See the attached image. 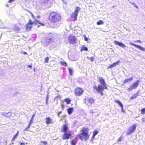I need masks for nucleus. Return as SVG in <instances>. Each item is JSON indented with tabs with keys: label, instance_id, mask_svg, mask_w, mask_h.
Here are the masks:
<instances>
[{
	"label": "nucleus",
	"instance_id": "obj_1",
	"mask_svg": "<svg viewBox=\"0 0 145 145\" xmlns=\"http://www.w3.org/2000/svg\"><path fill=\"white\" fill-rule=\"evenodd\" d=\"M81 133L78 134V136L81 140L85 141L87 140L89 137L88 130L86 128H83L80 131Z\"/></svg>",
	"mask_w": 145,
	"mask_h": 145
},
{
	"label": "nucleus",
	"instance_id": "obj_2",
	"mask_svg": "<svg viewBox=\"0 0 145 145\" xmlns=\"http://www.w3.org/2000/svg\"><path fill=\"white\" fill-rule=\"evenodd\" d=\"M61 19V17L60 14L55 12H51L49 17L50 20L53 23L58 22Z\"/></svg>",
	"mask_w": 145,
	"mask_h": 145
},
{
	"label": "nucleus",
	"instance_id": "obj_3",
	"mask_svg": "<svg viewBox=\"0 0 145 145\" xmlns=\"http://www.w3.org/2000/svg\"><path fill=\"white\" fill-rule=\"evenodd\" d=\"M80 8L79 7H76L75 9V10L74 12L72 13L70 15L71 17L74 21H76L77 20L78 14L79 11L80 10Z\"/></svg>",
	"mask_w": 145,
	"mask_h": 145
},
{
	"label": "nucleus",
	"instance_id": "obj_4",
	"mask_svg": "<svg viewBox=\"0 0 145 145\" xmlns=\"http://www.w3.org/2000/svg\"><path fill=\"white\" fill-rule=\"evenodd\" d=\"M99 80L100 81L101 85H98L97 86V88H96V89L99 88L100 89V88H105L106 89H107V88L106 83L103 78L101 77H99Z\"/></svg>",
	"mask_w": 145,
	"mask_h": 145
},
{
	"label": "nucleus",
	"instance_id": "obj_5",
	"mask_svg": "<svg viewBox=\"0 0 145 145\" xmlns=\"http://www.w3.org/2000/svg\"><path fill=\"white\" fill-rule=\"evenodd\" d=\"M140 82V80H137L132 84L131 85L129 88L127 89L128 91H130L131 90L133 89H136L138 86Z\"/></svg>",
	"mask_w": 145,
	"mask_h": 145
},
{
	"label": "nucleus",
	"instance_id": "obj_6",
	"mask_svg": "<svg viewBox=\"0 0 145 145\" xmlns=\"http://www.w3.org/2000/svg\"><path fill=\"white\" fill-rule=\"evenodd\" d=\"M77 39L72 34L69 35L68 36V40L69 43L71 44H74L76 43Z\"/></svg>",
	"mask_w": 145,
	"mask_h": 145
},
{
	"label": "nucleus",
	"instance_id": "obj_7",
	"mask_svg": "<svg viewBox=\"0 0 145 145\" xmlns=\"http://www.w3.org/2000/svg\"><path fill=\"white\" fill-rule=\"evenodd\" d=\"M83 92V90L79 88H76L75 90V95L76 96L81 95Z\"/></svg>",
	"mask_w": 145,
	"mask_h": 145
},
{
	"label": "nucleus",
	"instance_id": "obj_8",
	"mask_svg": "<svg viewBox=\"0 0 145 145\" xmlns=\"http://www.w3.org/2000/svg\"><path fill=\"white\" fill-rule=\"evenodd\" d=\"M136 126L135 124L134 125L132 126L129 127L128 131L127 132V135L130 134L132 133L136 129Z\"/></svg>",
	"mask_w": 145,
	"mask_h": 145
},
{
	"label": "nucleus",
	"instance_id": "obj_9",
	"mask_svg": "<svg viewBox=\"0 0 145 145\" xmlns=\"http://www.w3.org/2000/svg\"><path fill=\"white\" fill-rule=\"evenodd\" d=\"M34 23V22L31 20H29V22L26 25V31H29L31 30L32 28V24Z\"/></svg>",
	"mask_w": 145,
	"mask_h": 145
},
{
	"label": "nucleus",
	"instance_id": "obj_10",
	"mask_svg": "<svg viewBox=\"0 0 145 145\" xmlns=\"http://www.w3.org/2000/svg\"><path fill=\"white\" fill-rule=\"evenodd\" d=\"M93 102L94 100L93 99L88 98H86L84 101L85 103L88 106H89L90 105L93 103Z\"/></svg>",
	"mask_w": 145,
	"mask_h": 145
},
{
	"label": "nucleus",
	"instance_id": "obj_11",
	"mask_svg": "<svg viewBox=\"0 0 145 145\" xmlns=\"http://www.w3.org/2000/svg\"><path fill=\"white\" fill-rule=\"evenodd\" d=\"M94 88L96 90L97 92L100 94V95L101 96H103V91L105 89V88H100V89L97 88V86H94Z\"/></svg>",
	"mask_w": 145,
	"mask_h": 145
},
{
	"label": "nucleus",
	"instance_id": "obj_12",
	"mask_svg": "<svg viewBox=\"0 0 145 145\" xmlns=\"http://www.w3.org/2000/svg\"><path fill=\"white\" fill-rule=\"evenodd\" d=\"M129 44L132 45L137 48H139V49L142 50L143 51H145V48H144L141 47V46L139 45H137L136 44H135L134 43H133L132 42H130L129 43Z\"/></svg>",
	"mask_w": 145,
	"mask_h": 145
},
{
	"label": "nucleus",
	"instance_id": "obj_13",
	"mask_svg": "<svg viewBox=\"0 0 145 145\" xmlns=\"http://www.w3.org/2000/svg\"><path fill=\"white\" fill-rule=\"evenodd\" d=\"M114 43L116 45H118L119 46L123 48L126 47V46L123 43L121 42H120L114 40Z\"/></svg>",
	"mask_w": 145,
	"mask_h": 145
},
{
	"label": "nucleus",
	"instance_id": "obj_14",
	"mask_svg": "<svg viewBox=\"0 0 145 145\" xmlns=\"http://www.w3.org/2000/svg\"><path fill=\"white\" fill-rule=\"evenodd\" d=\"M39 3L42 6L47 5L49 0H39Z\"/></svg>",
	"mask_w": 145,
	"mask_h": 145
},
{
	"label": "nucleus",
	"instance_id": "obj_15",
	"mask_svg": "<svg viewBox=\"0 0 145 145\" xmlns=\"http://www.w3.org/2000/svg\"><path fill=\"white\" fill-rule=\"evenodd\" d=\"M52 122V120L50 117L46 118V123L47 125L51 123Z\"/></svg>",
	"mask_w": 145,
	"mask_h": 145
},
{
	"label": "nucleus",
	"instance_id": "obj_16",
	"mask_svg": "<svg viewBox=\"0 0 145 145\" xmlns=\"http://www.w3.org/2000/svg\"><path fill=\"white\" fill-rule=\"evenodd\" d=\"M120 61H118L114 63L113 64L111 65L108 67L109 68H112L116 66L117 65H118L119 63L120 62Z\"/></svg>",
	"mask_w": 145,
	"mask_h": 145
},
{
	"label": "nucleus",
	"instance_id": "obj_17",
	"mask_svg": "<svg viewBox=\"0 0 145 145\" xmlns=\"http://www.w3.org/2000/svg\"><path fill=\"white\" fill-rule=\"evenodd\" d=\"M70 134L65 133L63 136V139H68L71 136Z\"/></svg>",
	"mask_w": 145,
	"mask_h": 145
},
{
	"label": "nucleus",
	"instance_id": "obj_18",
	"mask_svg": "<svg viewBox=\"0 0 145 145\" xmlns=\"http://www.w3.org/2000/svg\"><path fill=\"white\" fill-rule=\"evenodd\" d=\"M51 42V39L48 38H46L45 40L44 43L46 45L50 43Z\"/></svg>",
	"mask_w": 145,
	"mask_h": 145
},
{
	"label": "nucleus",
	"instance_id": "obj_19",
	"mask_svg": "<svg viewBox=\"0 0 145 145\" xmlns=\"http://www.w3.org/2000/svg\"><path fill=\"white\" fill-rule=\"evenodd\" d=\"M68 129V127L66 124L64 125L63 126V129H62V131L64 132H66Z\"/></svg>",
	"mask_w": 145,
	"mask_h": 145
},
{
	"label": "nucleus",
	"instance_id": "obj_20",
	"mask_svg": "<svg viewBox=\"0 0 145 145\" xmlns=\"http://www.w3.org/2000/svg\"><path fill=\"white\" fill-rule=\"evenodd\" d=\"M73 110V108H69L67 109V112L69 114H71Z\"/></svg>",
	"mask_w": 145,
	"mask_h": 145
},
{
	"label": "nucleus",
	"instance_id": "obj_21",
	"mask_svg": "<svg viewBox=\"0 0 145 145\" xmlns=\"http://www.w3.org/2000/svg\"><path fill=\"white\" fill-rule=\"evenodd\" d=\"M133 79V77L126 79L124 80V83H127L129 82H130Z\"/></svg>",
	"mask_w": 145,
	"mask_h": 145
},
{
	"label": "nucleus",
	"instance_id": "obj_22",
	"mask_svg": "<svg viewBox=\"0 0 145 145\" xmlns=\"http://www.w3.org/2000/svg\"><path fill=\"white\" fill-rule=\"evenodd\" d=\"M61 64L63 66L66 67L67 66V65L66 63L64 61H60Z\"/></svg>",
	"mask_w": 145,
	"mask_h": 145
},
{
	"label": "nucleus",
	"instance_id": "obj_23",
	"mask_svg": "<svg viewBox=\"0 0 145 145\" xmlns=\"http://www.w3.org/2000/svg\"><path fill=\"white\" fill-rule=\"evenodd\" d=\"M35 114L34 113L32 116V117L31 118V119L29 121L30 123H33V120L34 119V118L35 117Z\"/></svg>",
	"mask_w": 145,
	"mask_h": 145
},
{
	"label": "nucleus",
	"instance_id": "obj_24",
	"mask_svg": "<svg viewBox=\"0 0 145 145\" xmlns=\"http://www.w3.org/2000/svg\"><path fill=\"white\" fill-rule=\"evenodd\" d=\"M115 102L117 103L118 104V105L121 107H122L123 106V105L122 103L119 101L118 100H116Z\"/></svg>",
	"mask_w": 145,
	"mask_h": 145
},
{
	"label": "nucleus",
	"instance_id": "obj_25",
	"mask_svg": "<svg viewBox=\"0 0 145 145\" xmlns=\"http://www.w3.org/2000/svg\"><path fill=\"white\" fill-rule=\"evenodd\" d=\"M64 101L66 102L67 104H69L70 103L71 100L69 99H65L64 100Z\"/></svg>",
	"mask_w": 145,
	"mask_h": 145
},
{
	"label": "nucleus",
	"instance_id": "obj_26",
	"mask_svg": "<svg viewBox=\"0 0 145 145\" xmlns=\"http://www.w3.org/2000/svg\"><path fill=\"white\" fill-rule=\"evenodd\" d=\"M98 133V132L96 130H95L94 131L92 136L93 138H94L95 136Z\"/></svg>",
	"mask_w": 145,
	"mask_h": 145
},
{
	"label": "nucleus",
	"instance_id": "obj_27",
	"mask_svg": "<svg viewBox=\"0 0 145 145\" xmlns=\"http://www.w3.org/2000/svg\"><path fill=\"white\" fill-rule=\"evenodd\" d=\"M13 29H14L16 31H19L20 30V28L17 26H15L14 27Z\"/></svg>",
	"mask_w": 145,
	"mask_h": 145
},
{
	"label": "nucleus",
	"instance_id": "obj_28",
	"mask_svg": "<svg viewBox=\"0 0 145 145\" xmlns=\"http://www.w3.org/2000/svg\"><path fill=\"white\" fill-rule=\"evenodd\" d=\"M103 24L104 22L102 20H99L97 23V24L98 25Z\"/></svg>",
	"mask_w": 145,
	"mask_h": 145
},
{
	"label": "nucleus",
	"instance_id": "obj_29",
	"mask_svg": "<svg viewBox=\"0 0 145 145\" xmlns=\"http://www.w3.org/2000/svg\"><path fill=\"white\" fill-rule=\"evenodd\" d=\"M82 50L87 51L88 50V48L85 46V45H83L82 46Z\"/></svg>",
	"mask_w": 145,
	"mask_h": 145
},
{
	"label": "nucleus",
	"instance_id": "obj_30",
	"mask_svg": "<svg viewBox=\"0 0 145 145\" xmlns=\"http://www.w3.org/2000/svg\"><path fill=\"white\" fill-rule=\"evenodd\" d=\"M11 116V113L10 112L6 113L5 117H9Z\"/></svg>",
	"mask_w": 145,
	"mask_h": 145
},
{
	"label": "nucleus",
	"instance_id": "obj_31",
	"mask_svg": "<svg viewBox=\"0 0 145 145\" xmlns=\"http://www.w3.org/2000/svg\"><path fill=\"white\" fill-rule=\"evenodd\" d=\"M69 74L70 75H72V69L69 68Z\"/></svg>",
	"mask_w": 145,
	"mask_h": 145
},
{
	"label": "nucleus",
	"instance_id": "obj_32",
	"mask_svg": "<svg viewBox=\"0 0 145 145\" xmlns=\"http://www.w3.org/2000/svg\"><path fill=\"white\" fill-rule=\"evenodd\" d=\"M137 97V95L136 94H133V96L131 97L130 99H133L134 98H135Z\"/></svg>",
	"mask_w": 145,
	"mask_h": 145
},
{
	"label": "nucleus",
	"instance_id": "obj_33",
	"mask_svg": "<svg viewBox=\"0 0 145 145\" xmlns=\"http://www.w3.org/2000/svg\"><path fill=\"white\" fill-rule=\"evenodd\" d=\"M141 113L142 114H144L145 113V108H143L141 110Z\"/></svg>",
	"mask_w": 145,
	"mask_h": 145
},
{
	"label": "nucleus",
	"instance_id": "obj_34",
	"mask_svg": "<svg viewBox=\"0 0 145 145\" xmlns=\"http://www.w3.org/2000/svg\"><path fill=\"white\" fill-rule=\"evenodd\" d=\"M71 144L72 145H75L76 142L74 140H72L71 141Z\"/></svg>",
	"mask_w": 145,
	"mask_h": 145
},
{
	"label": "nucleus",
	"instance_id": "obj_35",
	"mask_svg": "<svg viewBox=\"0 0 145 145\" xmlns=\"http://www.w3.org/2000/svg\"><path fill=\"white\" fill-rule=\"evenodd\" d=\"M130 3L131 4H132L133 5H134V6L135 7L137 8V9L138 8V6L137 5H136L135 3H134V2L131 3V2H130Z\"/></svg>",
	"mask_w": 145,
	"mask_h": 145
},
{
	"label": "nucleus",
	"instance_id": "obj_36",
	"mask_svg": "<svg viewBox=\"0 0 145 145\" xmlns=\"http://www.w3.org/2000/svg\"><path fill=\"white\" fill-rule=\"evenodd\" d=\"M41 143H42L44 145H46L47 144V142L46 141H40Z\"/></svg>",
	"mask_w": 145,
	"mask_h": 145
},
{
	"label": "nucleus",
	"instance_id": "obj_37",
	"mask_svg": "<svg viewBox=\"0 0 145 145\" xmlns=\"http://www.w3.org/2000/svg\"><path fill=\"white\" fill-rule=\"evenodd\" d=\"M35 22L36 23H39V24H41V25H44V24H41V23H40L39 22V21L37 20V19H36V20H35Z\"/></svg>",
	"mask_w": 145,
	"mask_h": 145
},
{
	"label": "nucleus",
	"instance_id": "obj_38",
	"mask_svg": "<svg viewBox=\"0 0 145 145\" xmlns=\"http://www.w3.org/2000/svg\"><path fill=\"white\" fill-rule=\"evenodd\" d=\"M60 98V96L59 95H58L55 97L54 98V99L58 100Z\"/></svg>",
	"mask_w": 145,
	"mask_h": 145
},
{
	"label": "nucleus",
	"instance_id": "obj_39",
	"mask_svg": "<svg viewBox=\"0 0 145 145\" xmlns=\"http://www.w3.org/2000/svg\"><path fill=\"white\" fill-rule=\"evenodd\" d=\"M49 60V58L48 57H46L45 59V62H48Z\"/></svg>",
	"mask_w": 145,
	"mask_h": 145
},
{
	"label": "nucleus",
	"instance_id": "obj_40",
	"mask_svg": "<svg viewBox=\"0 0 145 145\" xmlns=\"http://www.w3.org/2000/svg\"><path fill=\"white\" fill-rule=\"evenodd\" d=\"M17 136L15 135L14 137H13L12 139V141L13 140H14L16 138Z\"/></svg>",
	"mask_w": 145,
	"mask_h": 145
},
{
	"label": "nucleus",
	"instance_id": "obj_41",
	"mask_svg": "<svg viewBox=\"0 0 145 145\" xmlns=\"http://www.w3.org/2000/svg\"><path fill=\"white\" fill-rule=\"evenodd\" d=\"M89 59H90L91 60V61L92 62V61H94V60L95 59V58H94V57H91V58H89Z\"/></svg>",
	"mask_w": 145,
	"mask_h": 145
},
{
	"label": "nucleus",
	"instance_id": "obj_42",
	"mask_svg": "<svg viewBox=\"0 0 145 145\" xmlns=\"http://www.w3.org/2000/svg\"><path fill=\"white\" fill-rule=\"evenodd\" d=\"M1 114L2 115H3V116H4L5 117V116L6 114V113L4 112H1Z\"/></svg>",
	"mask_w": 145,
	"mask_h": 145
},
{
	"label": "nucleus",
	"instance_id": "obj_43",
	"mask_svg": "<svg viewBox=\"0 0 145 145\" xmlns=\"http://www.w3.org/2000/svg\"><path fill=\"white\" fill-rule=\"evenodd\" d=\"M31 124H32L31 123H30L29 122V124L28 125L27 127V129H29V127H30V126H31Z\"/></svg>",
	"mask_w": 145,
	"mask_h": 145
},
{
	"label": "nucleus",
	"instance_id": "obj_44",
	"mask_svg": "<svg viewBox=\"0 0 145 145\" xmlns=\"http://www.w3.org/2000/svg\"><path fill=\"white\" fill-rule=\"evenodd\" d=\"M90 112L91 113H94L95 112L94 111V110H90Z\"/></svg>",
	"mask_w": 145,
	"mask_h": 145
},
{
	"label": "nucleus",
	"instance_id": "obj_45",
	"mask_svg": "<svg viewBox=\"0 0 145 145\" xmlns=\"http://www.w3.org/2000/svg\"><path fill=\"white\" fill-rule=\"evenodd\" d=\"M122 141V138L121 137H120L118 139V142H121Z\"/></svg>",
	"mask_w": 145,
	"mask_h": 145
},
{
	"label": "nucleus",
	"instance_id": "obj_46",
	"mask_svg": "<svg viewBox=\"0 0 145 145\" xmlns=\"http://www.w3.org/2000/svg\"><path fill=\"white\" fill-rule=\"evenodd\" d=\"M142 122H144L145 121V118H142Z\"/></svg>",
	"mask_w": 145,
	"mask_h": 145
},
{
	"label": "nucleus",
	"instance_id": "obj_47",
	"mask_svg": "<svg viewBox=\"0 0 145 145\" xmlns=\"http://www.w3.org/2000/svg\"><path fill=\"white\" fill-rule=\"evenodd\" d=\"M30 13H31V16H32L33 18L34 19H35V17H34L33 14L31 12H30Z\"/></svg>",
	"mask_w": 145,
	"mask_h": 145
},
{
	"label": "nucleus",
	"instance_id": "obj_48",
	"mask_svg": "<svg viewBox=\"0 0 145 145\" xmlns=\"http://www.w3.org/2000/svg\"><path fill=\"white\" fill-rule=\"evenodd\" d=\"M121 112H123V113H125V111L124 110H123V106L122 107H121Z\"/></svg>",
	"mask_w": 145,
	"mask_h": 145
},
{
	"label": "nucleus",
	"instance_id": "obj_49",
	"mask_svg": "<svg viewBox=\"0 0 145 145\" xmlns=\"http://www.w3.org/2000/svg\"><path fill=\"white\" fill-rule=\"evenodd\" d=\"M48 95H47V98H46V104H48L47 100H48Z\"/></svg>",
	"mask_w": 145,
	"mask_h": 145
},
{
	"label": "nucleus",
	"instance_id": "obj_50",
	"mask_svg": "<svg viewBox=\"0 0 145 145\" xmlns=\"http://www.w3.org/2000/svg\"><path fill=\"white\" fill-rule=\"evenodd\" d=\"M29 68H31L32 67V65H29L27 66Z\"/></svg>",
	"mask_w": 145,
	"mask_h": 145
},
{
	"label": "nucleus",
	"instance_id": "obj_51",
	"mask_svg": "<svg viewBox=\"0 0 145 145\" xmlns=\"http://www.w3.org/2000/svg\"><path fill=\"white\" fill-rule=\"evenodd\" d=\"M61 112H62L61 111H60V112H59L58 113V114L57 116H58V117H59V115L61 114Z\"/></svg>",
	"mask_w": 145,
	"mask_h": 145
},
{
	"label": "nucleus",
	"instance_id": "obj_52",
	"mask_svg": "<svg viewBox=\"0 0 145 145\" xmlns=\"http://www.w3.org/2000/svg\"><path fill=\"white\" fill-rule=\"evenodd\" d=\"M84 40L85 41H87L88 40V38L86 37H85Z\"/></svg>",
	"mask_w": 145,
	"mask_h": 145
},
{
	"label": "nucleus",
	"instance_id": "obj_53",
	"mask_svg": "<svg viewBox=\"0 0 145 145\" xmlns=\"http://www.w3.org/2000/svg\"><path fill=\"white\" fill-rule=\"evenodd\" d=\"M136 42H140V41L139 40H136L135 41Z\"/></svg>",
	"mask_w": 145,
	"mask_h": 145
},
{
	"label": "nucleus",
	"instance_id": "obj_54",
	"mask_svg": "<svg viewBox=\"0 0 145 145\" xmlns=\"http://www.w3.org/2000/svg\"><path fill=\"white\" fill-rule=\"evenodd\" d=\"M28 129H27V127L25 128V129H24V131H27V130Z\"/></svg>",
	"mask_w": 145,
	"mask_h": 145
},
{
	"label": "nucleus",
	"instance_id": "obj_55",
	"mask_svg": "<svg viewBox=\"0 0 145 145\" xmlns=\"http://www.w3.org/2000/svg\"><path fill=\"white\" fill-rule=\"evenodd\" d=\"M19 131H18L17 133H16V135L17 136L18 135V134H19Z\"/></svg>",
	"mask_w": 145,
	"mask_h": 145
},
{
	"label": "nucleus",
	"instance_id": "obj_56",
	"mask_svg": "<svg viewBox=\"0 0 145 145\" xmlns=\"http://www.w3.org/2000/svg\"><path fill=\"white\" fill-rule=\"evenodd\" d=\"M37 18H40V16H37Z\"/></svg>",
	"mask_w": 145,
	"mask_h": 145
},
{
	"label": "nucleus",
	"instance_id": "obj_57",
	"mask_svg": "<svg viewBox=\"0 0 145 145\" xmlns=\"http://www.w3.org/2000/svg\"><path fill=\"white\" fill-rule=\"evenodd\" d=\"M94 138H93V136H92V138H91V141H93V139H94Z\"/></svg>",
	"mask_w": 145,
	"mask_h": 145
},
{
	"label": "nucleus",
	"instance_id": "obj_58",
	"mask_svg": "<svg viewBox=\"0 0 145 145\" xmlns=\"http://www.w3.org/2000/svg\"><path fill=\"white\" fill-rule=\"evenodd\" d=\"M6 6L7 7H9V5H8V4H7L6 5Z\"/></svg>",
	"mask_w": 145,
	"mask_h": 145
},
{
	"label": "nucleus",
	"instance_id": "obj_59",
	"mask_svg": "<svg viewBox=\"0 0 145 145\" xmlns=\"http://www.w3.org/2000/svg\"><path fill=\"white\" fill-rule=\"evenodd\" d=\"M61 107L63 108L64 107V105H61Z\"/></svg>",
	"mask_w": 145,
	"mask_h": 145
},
{
	"label": "nucleus",
	"instance_id": "obj_60",
	"mask_svg": "<svg viewBox=\"0 0 145 145\" xmlns=\"http://www.w3.org/2000/svg\"><path fill=\"white\" fill-rule=\"evenodd\" d=\"M24 144V143H22L20 144L21 145H22V144Z\"/></svg>",
	"mask_w": 145,
	"mask_h": 145
},
{
	"label": "nucleus",
	"instance_id": "obj_61",
	"mask_svg": "<svg viewBox=\"0 0 145 145\" xmlns=\"http://www.w3.org/2000/svg\"><path fill=\"white\" fill-rule=\"evenodd\" d=\"M27 54V53L26 52H24V54Z\"/></svg>",
	"mask_w": 145,
	"mask_h": 145
},
{
	"label": "nucleus",
	"instance_id": "obj_62",
	"mask_svg": "<svg viewBox=\"0 0 145 145\" xmlns=\"http://www.w3.org/2000/svg\"><path fill=\"white\" fill-rule=\"evenodd\" d=\"M128 1H129V2H130V1H129V0H128Z\"/></svg>",
	"mask_w": 145,
	"mask_h": 145
},
{
	"label": "nucleus",
	"instance_id": "obj_63",
	"mask_svg": "<svg viewBox=\"0 0 145 145\" xmlns=\"http://www.w3.org/2000/svg\"><path fill=\"white\" fill-rule=\"evenodd\" d=\"M144 29H145V27H144Z\"/></svg>",
	"mask_w": 145,
	"mask_h": 145
}]
</instances>
